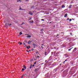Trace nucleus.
Returning a JSON list of instances; mask_svg holds the SVG:
<instances>
[{"mask_svg":"<svg viewBox=\"0 0 78 78\" xmlns=\"http://www.w3.org/2000/svg\"><path fill=\"white\" fill-rule=\"evenodd\" d=\"M75 73V72L74 70H71L69 72L70 75H73Z\"/></svg>","mask_w":78,"mask_h":78,"instance_id":"nucleus-1","label":"nucleus"},{"mask_svg":"<svg viewBox=\"0 0 78 78\" xmlns=\"http://www.w3.org/2000/svg\"><path fill=\"white\" fill-rule=\"evenodd\" d=\"M62 74L63 75L66 76V75H67V70L64 71L62 73Z\"/></svg>","mask_w":78,"mask_h":78,"instance_id":"nucleus-2","label":"nucleus"},{"mask_svg":"<svg viewBox=\"0 0 78 78\" xmlns=\"http://www.w3.org/2000/svg\"><path fill=\"white\" fill-rule=\"evenodd\" d=\"M59 69V67H57L56 68H55L53 70L54 72H57V70H58Z\"/></svg>","mask_w":78,"mask_h":78,"instance_id":"nucleus-3","label":"nucleus"},{"mask_svg":"<svg viewBox=\"0 0 78 78\" xmlns=\"http://www.w3.org/2000/svg\"><path fill=\"white\" fill-rule=\"evenodd\" d=\"M33 42L32 40L29 41L27 43V44H30L31 43V42Z\"/></svg>","mask_w":78,"mask_h":78,"instance_id":"nucleus-4","label":"nucleus"},{"mask_svg":"<svg viewBox=\"0 0 78 78\" xmlns=\"http://www.w3.org/2000/svg\"><path fill=\"white\" fill-rule=\"evenodd\" d=\"M33 46H34V48L36 47H37V45L36 44H35L34 43L33 44Z\"/></svg>","mask_w":78,"mask_h":78,"instance_id":"nucleus-5","label":"nucleus"},{"mask_svg":"<svg viewBox=\"0 0 78 78\" xmlns=\"http://www.w3.org/2000/svg\"><path fill=\"white\" fill-rule=\"evenodd\" d=\"M28 14H30V15H31L32 16V15H33V13H32V12L30 11L29 12V13H28Z\"/></svg>","mask_w":78,"mask_h":78,"instance_id":"nucleus-6","label":"nucleus"},{"mask_svg":"<svg viewBox=\"0 0 78 78\" xmlns=\"http://www.w3.org/2000/svg\"><path fill=\"white\" fill-rule=\"evenodd\" d=\"M76 50V48H75L73 50V52H75Z\"/></svg>","mask_w":78,"mask_h":78,"instance_id":"nucleus-7","label":"nucleus"},{"mask_svg":"<svg viewBox=\"0 0 78 78\" xmlns=\"http://www.w3.org/2000/svg\"><path fill=\"white\" fill-rule=\"evenodd\" d=\"M67 16H68V15L67 13H66V14L65 15H64V17H67Z\"/></svg>","mask_w":78,"mask_h":78,"instance_id":"nucleus-8","label":"nucleus"},{"mask_svg":"<svg viewBox=\"0 0 78 78\" xmlns=\"http://www.w3.org/2000/svg\"><path fill=\"white\" fill-rule=\"evenodd\" d=\"M72 5H70L69 6L68 8H72Z\"/></svg>","mask_w":78,"mask_h":78,"instance_id":"nucleus-9","label":"nucleus"},{"mask_svg":"<svg viewBox=\"0 0 78 78\" xmlns=\"http://www.w3.org/2000/svg\"><path fill=\"white\" fill-rule=\"evenodd\" d=\"M29 22H30V23H34V22L33 21V20H31L30 21H29Z\"/></svg>","mask_w":78,"mask_h":78,"instance_id":"nucleus-10","label":"nucleus"},{"mask_svg":"<svg viewBox=\"0 0 78 78\" xmlns=\"http://www.w3.org/2000/svg\"><path fill=\"white\" fill-rule=\"evenodd\" d=\"M29 19H28V20H30L32 19V17H30V18H28Z\"/></svg>","mask_w":78,"mask_h":78,"instance_id":"nucleus-11","label":"nucleus"},{"mask_svg":"<svg viewBox=\"0 0 78 78\" xmlns=\"http://www.w3.org/2000/svg\"><path fill=\"white\" fill-rule=\"evenodd\" d=\"M31 36L30 35H28L27 36V37L28 38H30V37H31Z\"/></svg>","mask_w":78,"mask_h":78,"instance_id":"nucleus-12","label":"nucleus"},{"mask_svg":"<svg viewBox=\"0 0 78 78\" xmlns=\"http://www.w3.org/2000/svg\"><path fill=\"white\" fill-rule=\"evenodd\" d=\"M45 56H47V55H48V54L47 53V52H46L45 53H44Z\"/></svg>","mask_w":78,"mask_h":78,"instance_id":"nucleus-13","label":"nucleus"},{"mask_svg":"<svg viewBox=\"0 0 78 78\" xmlns=\"http://www.w3.org/2000/svg\"><path fill=\"white\" fill-rule=\"evenodd\" d=\"M23 68H24V69H27V68L26 67V66L25 65L23 66Z\"/></svg>","mask_w":78,"mask_h":78,"instance_id":"nucleus-14","label":"nucleus"},{"mask_svg":"<svg viewBox=\"0 0 78 78\" xmlns=\"http://www.w3.org/2000/svg\"><path fill=\"white\" fill-rule=\"evenodd\" d=\"M78 73L77 72L74 75H73V76H74H74H76V75H77V74H78Z\"/></svg>","mask_w":78,"mask_h":78,"instance_id":"nucleus-15","label":"nucleus"},{"mask_svg":"<svg viewBox=\"0 0 78 78\" xmlns=\"http://www.w3.org/2000/svg\"><path fill=\"white\" fill-rule=\"evenodd\" d=\"M62 8H65V6H64V5H62Z\"/></svg>","mask_w":78,"mask_h":78,"instance_id":"nucleus-16","label":"nucleus"},{"mask_svg":"<svg viewBox=\"0 0 78 78\" xmlns=\"http://www.w3.org/2000/svg\"><path fill=\"white\" fill-rule=\"evenodd\" d=\"M30 47H31V46H28L27 47V48L28 49H29V48H30Z\"/></svg>","mask_w":78,"mask_h":78,"instance_id":"nucleus-17","label":"nucleus"},{"mask_svg":"<svg viewBox=\"0 0 78 78\" xmlns=\"http://www.w3.org/2000/svg\"><path fill=\"white\" fill-rule=\"evenodd\" d=\"M22 31L20 32V35H22Z\"/></svg>","mask_w":78,"mask_h":78,"instance_id":"nucleus-18","label":"nucleus"},{"mask_svg":"<svg viewBox=\"0 0 78 78\" xmlns=\"http://www.w3.org/2000/svg\"><path fill=\"white\" fill-rule=\"evenodd\" d=\"M22 1H21V0H18L17 1V2H21Z\"/></svg>","mask_w":78,"mask_h":78,"instance_id":"nucleus-19","label":"nucleus"},{"mask_svg":"<svg viewBox=\"0 0 78 78\" xmlns=\"http://www.w3.org/2000/svg\"><path fill=\"white\" fill-rule=\"evenodd\" d=\"M72 48H73V47L71 48L68 49V51H70L71 50V49H72Z\"/></svg>","mask_w":78,"mask_h":78,"instance_id":"nucleus-20","label":"nucleus"},{"mask_svg":"<svg viewBox=\"0 0 78 78\" xmlns=\"http://www.w3.org/2000/svg\"><path fill=\"white\" fill-rule=\"evenodd\" d=\"M35 72H36V71L37 72V71H38V70L37 69H35Z\"/></svg>","mask_w":78,"mask_h":78,"instance_id":"nucleus-21","label":"nucleus"},{"mask_svg":"<svg viewBox=\"0 0 78 78\" xmlns=\"http://www.w3.org/2000/svg\"><path fill=\"white\" fill-rule=\"evenodd\" d=\"M23 24H25V23H24V22H23L21 25H23Z\"/></svg>","mask_w":78,"mask_h":78,"instance_id":"nucleus-22","label":"nucleus"},{"mask_svg":"<svg viewBox=\"0 0 78 78\" xmlns=\"http://www.w3.org/2000/svg\"><path fill=\"white\" fill-rule=\"evenodd\" d=\"M32 68V65H31L30 66V69H31Z\"/></svg>","mask_w":78,"mask_h":78,"instance_id":"nucleus-23","label":"nucleus"},{"mask_svg":"<svg viewBox=\"0 0 78 78\" xmlns=\"http://www.w3.org/2000/svg\"><path fill=\"white\" fill-rule=\"evenodd\" d=\"M24 42H25V43H27V40H25L24 41Z\"/></svg>","mask_w":78,"mask_h":78,"instance_id":"nucleus-24","label":"nucleus"},{"mask_svg":"<svg viewBox=\"0 0 78 78\" xmlns=\"http://www.w3.org/2000/svg\"><path fill=\"white\" fill-rule=\"evenodd\" d=\"M18 43H19H19H20V45H22V42H19Z\"/></svg>","mask_w":78,"mask_h":78,"instance_id":"nucleus-25","label":"nucleus"},{"mask_svg":"<svg viewBox=\"0 0 78 78\" xmlns=\"http://www.w3.org/2000/svg\"><path fill=\"white\" fill-rule=\"evenodd\" d=\"M22 71H24V70H25V69H24L23 68L22 69Z\"/></svg>","mask_w":78,"mask_h":78,"instance_id":"nucleus-26","label":"nucleus"},{"mask_svg":"<svg viewBox=\"0 0 78 78\" xmlns=\"http://www.w3.org/2000/svg\"><path fill=\"white\" fill-rule=\"evenodd\" d=\"M24 75H26V74H23V76H22V78H23V76H24Z\"/></svg>","mask_w":78,"mask_h":78,"instance_id":"nucleus-27","label":"nucleus"},{"mask_svg":"<svg viewBox=\"0 0 78 78\" xmlns=\"http://www.w3.org/2000/svg\"><path fill=\"white\" fill-rule=\"evenodd\" d=\"M59 52H58L56 53V55H58V54H59Z\"/></svg>","mask_w":78,"mask_h":78,"instance_id":"nucleus-28","label":"nucleus"},{"mask_svg":"<svg viewBox=\"0 0 78 78\" xmlns=\"http://www.w3.org/2000/svg\"><path fill=\"white\" fill-rule=\"evenodd\" d=\"M39 57H40V56H37V57H36V58H39Z\"/></svg>","mask_w":78,"mask_h":78,"instance_id":"nucleus-29","label":"nucleus"},{"mask_svg":"<svg viewBox=\"0 0 78 78\" xmlns=\"http://www.w3.org/2000/svg\"><path fill=\"white\" fill-rule=\"evenodd\" d=\"M41 20H42V21H44V19H42Z\"/></svg>","mask_w":78,"mask_h":78,"instance_id":"nucleus-30","label":"nucleus"},{"mask_svg":"<svg viewBox=\"0 0 78 78\" xmlns=\"http://www.w3.org/2000/svg\"><path fill=\"white\" fill-rule=\"evenodd\" d=\"M53 55V52H51V55Z\"/></svg>","mask_w":78,"mask_h":78,"instance_id":"nucleus-31","label":"nucleus"},{"mask_svg":"<svg viewBox=\"0 0 78 78\" xmlns=\"http://www.w3.org/2000/svg\"><path fill=\"white\" fill-rule=\"evenodd\" d=\"M69 18H68L67 19H66V20H69Z\"/></svg>","mask_w":78,"mask_h":78,"instance_id":"nucleus-32","label":"nucleus"},{"mask_svg":"<svg viewBox=\"0 0 78 78\" xmlns=\"http://www.w3.org/2000/svg\"><path fill=\"white\" fill-rule=\"evenodd\" d=\"M34 8V6H32L31 8Z\"/></svg>","mask_w":78,"mask_h":78,"instance_id":"nucleus-33","label":"nucleus"},{"mask_svg":"<svg viewBox=\"0 0 78 78\" xmlns=\"http://www.w3.org/2000/svg\"><path fill=\"white\" fill-rule=\"evenodd\" d=\"M44 24H41L40 25V26H44Z\"/></svg>","mask_w":78,"mask_h":78,"instance_id":"nucleus-34","label":"nucleus"},{"mask_svg":"<svg viewBox=\"0 0 78 78\" xmlns=\"http://www.w3.org/2000/svg\"><path fill=\"white\" fill-rule=\"evenodd\" d=\"M33 50H34L33 48L31 49V51H33Z\"/></svg>","mask_w":78,"mask_h":78,"instance_id":"nucleus-35","label":"nucleus"},{"mask_svg":"<svg viewBox=\"0 0 78 78\" xmlns=\"http://www.w3.org/2000/svg\"><path fill=\"white\" fill-rule=\"evenodd\" d=\"M59 35L58 34H57V36H56V37H58V36H59Z\"/></svg>","mask_w":78,"mask_h":78,"instance_id":"nucleus-36","label":"nucleus"},{"mask_svg":"<svg viewBox=\"0 0 78 78\" xmlns=\"http://www.w3.org/2000/svg\"><path fill=\"white\" fill-rule=\"evenodd\" d=\"M41 31H44V29H42L41 30Z\"/></svg>","mask_w":78,"mask_h":78,"instance_id":"nucleus-37","label":"nucleus"},{"mask_svg":"<svg viewBox=\"0 0 78 78\" xmlns=\"http://www.w3.org/2000/svg\"><path fill=\"white\" fill-rule=\"evenodd\" d=\"M69 20V22H71V21H72V19H70Z\"/></svg>","mask_w":78,"mask_h":78,"instance_id":"nucleus-38","label":"nucleus"},{"mask_svg":"<svg viewBox=\"0 0 78 78\" xmlns=\"http://www.w3.org/2000/svg\"><path fill=\"white\" fill-rule=\"evenodd\" d=\"M67 54H66L64 55V56H67Z\"/></svg>","mask_w":78,"mask_h":78,"instance_id":"nucleus-39","label":"nucleus"},{"mask_svg":"<svg viewBox=\"0 0 78 78\" xmlns=\"http://www.w3.org/2000/svg\"><path fill=\"white\" fill-rule=\"evenodd\" d=\"M52 56H50V57L49 58V59H50L51 58V57H52Z\"/></svg>","mask_w":78,"mask_h":78,"instance_id":"nucleus-40","label":"nucleus"},{"mask_svg":"<svg viewBox=\"0 0 78 78\" xmlns=\"http://www.w3.org/2000/svg\"><path fill=\"white\" fill-rule=\"evenodd\" d=\"M36 64V61H35L34 63V64Z\"/></svg>","mask_w":78,"mask_h":78,"instance_id":"nucleus-41","label":"nucleus"},{"mask_svg":"<svg viewBox=\"0 0 78 78\" xmlns=\"http://www.w3.org/2000/svg\"><path fill=\"white\" fill-rule=\"evenodd\" d=\"M70 35H72V33H70Z\"/></svg>","mask_w":78,"mask_h":78,"instance_id":"nucleus-42","label":"nucleus"},{"mask_svg":"<svg viewBox=\"0 0 78 78\" xmlns=\"http://www.w3.org/2000/svg\"><path fill=\"white\" fill-rule=\"evenodd\" d=\"M41 45H42V46L43 45V46H44V47H45V45H44L43 44H41Z\"/></svg>","mask_w":78,"mask_h":78,"instance_id":"nucleus-43","label":"nucleus"},{"mask_svg":"<svg viewBox=\"0 0 78 78\" xmlns=\"http://www.w3.org/2000/svg\"><path fill=\"white\" fill-rule=\"evenodd\" d=\"M66 62L65 61H64L63 62H62V63H63V64H64V63H65V62Z\"/></svg>","mask_w":78,"mask_h":78,"instance_id":"nucleus-44","label":"nucleus"},{"mask_svg":"<svg viewBox=\"0 0 78 78\" xmlns=\"http://www.w3.org/2000/svg\"><path fill=\"white\" fill-rule=\"evenodd\" d=\"M72 20H75V19L73 18H72Z\"/></svg>","mask_w":78,"mask_h":78,"instance_id":"nucleus-45","label":"nucleus"},{"mask_svg":"<svg viewBox=\"0 0 78 78\" xmlns=\"http://www.w3.org/2000/svg\"><path fill=\"white\" fill-rule=\"evenodd\" d=\"M32 67H34V65H32Z\"/></svg>","mask_w":78,"mask_h":78,"instance_id":"nucleus-46","label":"nucleus"},{"mask_svg":"<svg viewBox=\"0 0 78 78\" xmlns=\"http://www.w3.org/2000/svg\"><path fill=\"white\" fill-rule=\"evenodd\" d=\"M20 10H21V9H22V8H20Z\"/></svg>","mask_w":78,"mask_h":78,"instance_id":"nucleus-47","label":"nucleus"},{"mask_svg":"<svg viewBox=\"0 0 78 78\" xmlns=\"http://www.w3.org/2000/svg\"><path fill=\"white\" fill-rule=\"evenodd\" d=\"M41 48H42V49L44 48V47H43V46H41Z\"/></svg>","mask_w":78,"mask_h":78,"instance_id":"nucleus-48","label":"nucleus"},{"mask_svg":"<svg viewBox=\"0 0 78 78\" xmlns=\"http://www.w3.org/2000/svg\"><path fill=\"white\" fill-rule=\"evenodd\" d=\"M34 60H37V59L34 58Z\"/></svg>","mask_w":78,"mask_h":78,"instance_id":"nucleus-49","label":"nucleus"},{"mask_svg":"<svg viewBox=\"0 0 78 78\" xmlns=\"http://www.w3.org/2000/svg\"><path fill=\"white\" fill-rule=\"evenodd\" d=\"M29 0H26V2H28Z\"/></svg>","mask_w":78,"mask_h":78,"instance_id":"nucleus-50","label":"nucleus"},{"mask_svg":"<svg viewBox=\"0 0 78 78\" xmlns=\"http://www.w3.org/2000/svg\"><path fill=\"white\" fill-rule=\"evenodd\" d=\"M27 52H29V51H28V50H27Z\"/></svg>","mask_w":78,"mask_h":78,"instance_id":"nucleus-51","label":"nucleus"},{"mask_svg":"<svg viewBox=\"0 0 78 78\" xmlns=\"http://www.w3.org/2000/svg\"><path fill=\"white\" fill-rule=\"evenodd\" d=\"M46 75H47V76H48V73H47V74H46Z\"/></svg>","mask_w":78,"mask_h":78,"instance_id":"nucleus-52","label":"nucleus"},{"mask_svg":"<svg viewBox=\"0 0 78 78\" xmlns=\"http://www.w3.org/2000/svg\"><path fill=\"white\" fill-rule=\"evenodd\" d=\"M41 33H44V32H41Z\"/></svg>","mask_w":78,"mask_h":78,"instance_id":"nucleus-53","label":"nucleus"},{"mask_svg":"<svg viewBox=\"0 0 78 78\" xmlns=\"http://www.w3.org/2000/svg\"><path fill=\"white\" fill-rule=\"evenodd\" d=\"M11 24H10L9 25V26H11Z\"/></svg>","mask_w":78,"mask_h":78,"instance_id":"nucleus-54","label":"nucleus"},{"mask_svg":"<svg viewBox=\"0 0 78 78\" xmlns=\"http://www.w3.org/2000/svg\"><path fill=\"white\" fill-rule=\"evenodd\" d=\"M56 53V52H54V56H55V53Z\"/></svg>","mask_w":78,"mask_h":78,"instance_id":"nucleus-55","label":"nucleus"},{"mask_svg":"<svg viewBox=\"0 0 78 78\" xmlns=\"http://www.w3.org/2000/svg\"><path fill=\"white\" fill-rule=\"evenodd\" d=\"M44 2H46V1H47V0H44Z\"/></svg>","mask_w":78,"mask_h":78,"instance_id":"nucleus-56","label":"nucleus"},{"mask_svg":"<svg viewBox=\"0 0 78 78\" xmlns=\"http://www.w3.org/2000/svg\"><path fill=\"white\" fill-rule=\"evenodd\" d=\"M21 10L23 11V9H21Z\"/></svg>","mask_w":78,"mask_h":78,"instance_id":"nucleus-57","label":"nucleus"},{"mask_svg":"<svg viewBox=\"0 0 78 78\" xmlns=\"http://www.w3.org/2000/svg\"><path fill=\"white\" fill-rule=\"evenodd\" d=\"M23 44L24 45H25V43H23Z\"/></svg>","mask_w":78,"mask_h":78,"instance_id":"nucleus-58","label":"nucleus"},{"mask_svg":"<svg viewBox=\"0 0 78 78\" xmlns=\"http://www.w3.org/2000/svg\"><path fill=\"white\" fill-rule=\"evenodd\" d=\"M38 53V51H37L36 52V53L37 54V53Z\"/></svg>","mask_w":78,"mask_h":78,"instance_id":"nucleus-59","label":"nucleus"},{"mask_svg":"<svg viewBox=\"0 0 78 78\" xmlns=\"http://www.w3.org/2000/svg\"><path fill=\"white\" fill-rule=\"evenodd\" d=\"M68 31H70V30H68Z\"/></svg>","mask_w":78,"mask_h":78,"instance_id":"nucleus-60","label":"nucleus"},{"mask_svg":"<svg viewBox=\"0 0 78 78\" xmlns=\"http://www.w3.org/2000/svg\"><path fill=\"white\" fill-rule=\"evenodd\" d=\"M51 23V22H50V23H49V24H50V23Z\"/></svg>","mask_w":78,"mask_h":78,"instance_id":"nucleus-61","label":"nucleus"},{"mask_svg":"<svg viewBox=\"0 0 78 78\" xmlns=\"http://www.w3.org/2000/svg\"><path fill=\"white\" fill-rule=\"evenodd\" d=\"M67 61V60H66L65 61L66 62V61Z\"/></svg>","mask_w":78,"mask_h":78,"instance_id":"nucleus-62","label":"nucleus"},{"mask_svg":"<svg viewBox=\"0 0 78 78\" xmlns=\"http://www.w3.org/2000/svg\"><path fill=\"white\" fill-rule=\"evenodd\" d=\"M66 47V46H63V47Z\"/></svg>","mask_w":78,"mask_h":78,"instance_id":"nucleus-63","label":"nucleus"},{"mask_svg":"<svg viewBox=\"0 0 78 78\" xmlns=\"http://www.w3.org/2000/svg\"><path fill=\"white\" fill-rule=\"evenodd\" d=\"M5 25H7V23L5 24Z\"/></svg>","mask_w":78,"mask_h":78,"instance_id":"nucleus-64","label":"nucleus"}]
</instances>
